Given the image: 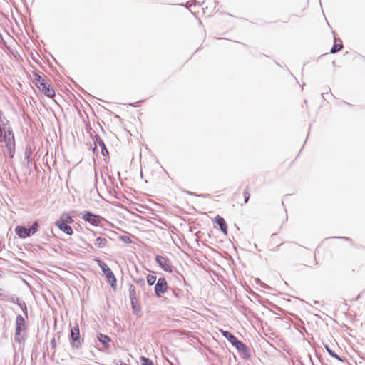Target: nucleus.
<instances>
[{
	"mask_svg": "<svg viewBox=\"0 0 365 365\" xmlns=\"http://www.w3.org/2000/svg\"><path fill=\"white\" fill-rule=\"evenodd\" d=\"M106 153V150H102V153H103V155H105V153Z\"/></svg>",
	"mask_w": 365,
	"mask_h": 365,
	"instance_id": "obj_29",
	"label": "nucleus"
},
{
	"mask_svg": "<svg viewBox=\"0 0 365 365\" xmlns=\"http://www.w3.org/2000/svg\"><path fill=\"white\" fill-rule=\"evenodd\" d=\"M222 334L230 342L232 343V341H235V339L237 338L234 335H232L231 333H230L227 331H223L220 330Z\"/></svg>",
	"mask_w": 365,
	"mask_h": 365,
	"instance_id": "obj_18",
	"label": "nucleus"
},
{
	"mask_svg": "<svg viewBox=\"0 0 365 365\" xmlns=\"http://www.w3.org/2000/svg\"><path fill=\"white\" fill-rule=\"evenodd\" d=\"M71 337L73 342H80L79 327L77 323H76L71 329Z\"/></svg>",
	"mask_w": 365,
	"mask_h": 365,
	"instance_id": "obj_11",
	"label": "nucleus"
},
{
	"mask_svg": "<svg viewBox=\"0 0 365 365\" xmlns=\"http://www.w3.org/2000/svg\"><path fill=\"white\" fill-rule=\"evenodd\" d=\"M81 218L84 221L96 227L99 226L101 224L102 221L105 220L104 218L102 217L101 216L93 214L89 211L84 212L81 215Z\"/></svg>",
	"mask_w": 365,
	"mask_h": 365,
	"instance_id": "obj_5",
	"label": "nucleus"
},
{
	"mask_svg": "<svg viewBox=\"0 0 365 365\" xmlns=\"http://www.w3.org/2000/svg\"><path fill=\"white\" fill-rule=\"evenodd\" d=\"M158 265L165 272H171L172 269L168 258L157 255L155 258Z\"/></svg>",
	"mask_w": 365,
	"mask_h": 365,
	"instance_id": "obj_7",
	"label": "nucleus"
},
{
	"mask_svg": "<svg viewBox=\"0 0 365 365\" xmlns=\"http://www.w3.org/2000/svg\"><path fill=\"white\" fill-rule=\"evenodd\" d=\"M0 141L5 143V146L8 149L11 157H13V153L15 150V139L11 128L4 131Z\"/></svg>",
	"mask_w": 365,
	"mask_h": 365,
	"instance_id": "obj_3",
	"label": "nucleus"
},
{
	"mask_svg": "<svg viewBox=\"0 0 365 365\" xmlns=\"http://www.w3.org/2000/svg\"><path fill=\"white\" fill-rule=\"evenodd\" d=\"M24 311V314L27 316V309H26V304H24V308H23Z\"/></svg>",
	"mask_w": 365,
	"mask_h": 365,
	"instance_id": "obj_28",
	"label": "nucleus"
},
{
	"mask_svg": "<svg viewBox=\"0 0 365 365\" xmlns=\"http://www.w3.org/2000/svg\"><path fill=\"white\" fill-rule=\"evenodd\" d=\"M98 264L101 268L103 272L105 274V275L109 280L113 279V281H115L114 274L113 273L110 267L105 262L101 260H98Z\"/></svg>",
	"mask_w": 365,
	"mask_h": 365,
	"instance_id": "obj_8",
	"label": "nucleus"
},
{
	"mask_svg": "<svg viewBox=\"0 0 365 365\" xmlns=\"http://www.w3.org/2000/svg\"><path fill=\"white\" fill-rule=\"evenodd\" d=\"M114 362L116 365H130L125 362H123L122 360H120V359H116V360H115Z\"/></svg>",
	"mask_w": 365,
	"mask_h": 365,
	"instance_id": "obj_25",
	"label": "nucleus"
},
{
	"mask_svg": "<svg viewBox=\"0 0 365 365\" xmlns=\"http://www.w3.org/2000/svg\"><path fill=\"white\" fill-rule=\"evenodd\" d=\"M26 329V322L21 315H18L16 319V336H19L21 331Z\"/></svg>",
	"mask_w": 365,
	"mask_h": 365,
	"instance_id": "obj_9",
	"label": "nucleus"
},
{
	"mask_svg": "<svg viewBox=\"0 0 365 365\" xmlns=\"http://www.w3.org/2000/svg\"><path fill=\"white\" fill-rule=\"evenodd\" d=\"M242 199H240V193H237L236 195L237 202L241 205H243L248 202L250 197V188L248 187H246L244 188L242 193Z\"/></svg>",
	"mask_w": 365,
	"mask_h": 365,
	"instance_id": "obj_10",
	"label": "nucleus"
},
{
	"mask_svg": "<svg viewBox=\"0 0 365 365\" xmlns=\"http://www.w3.org/2000/svg\"><path fill=\"white\" fill-rule=\"evenodd\" d=\"M72 217L67 212L61 214L58 220L55 222L56 226L64 233L71 235L73 234L72 227L68 224L73 222Z\"/></svg>",
	"mask_w": 365,
	"mask_h": 365,
	"instance_id": "obj_2",
	"label": "nucleus"
},
{
	"mask_svg": "<svg viewBox=\"0 0 365 365\" xmlns=\"http://www.w3.org/2000/svg\"><path fill=\"white\" fill-rule=\"evenodd\" d=\"M215 222L220 226L221 231L225 234H227V225L225 220L220 216L217 215L215 220Z\"/></svg>",
	"mask_w": 365,
	"mask_h": 365,
	"instance_id": "obj_12",
	"label": "nucleus"
},
{
	"mask_svg": "<svg viewBox=\"0 0 365 365\" xmlns=\"http://www.w3.org/2000/svg\"><path fill=\"white\" fill-rule=\"evenodd\" d=\"M33 82L42 93L50 98H53L56 96V92L53 86L38 73H33Z\"/></svg>",
	"mask_w": 365,
	"mask_h": 365,
	"instance_id": "obj_1",
	"label": "nucleus"
},
{
	"mask_svg": "<svg viewBox=\"0 0 365 365\" xmlns=\"http://www.w3.org/2000/svg\"><path fill=\"white\" fill-rule=\"evenodd\" d=\"M342 48H343V45L341 43V41H339V43H336L335 41L334 45L333 46V47L331 49V53H335L341 51L342 49Z\"/></svg>",
	"mask_w": 365,
	"mask_h": 365,
	"instance_id": "obj_19",
	"label": "nucleus"
},
{
	"mask_svg": "<svg viewBox=\"0 0 365 365\" xmlns=\"http://www.w3.org/2000/svg\"><path fill=\"white\" fill-rule=\"evenodd\" d=\"M39 229V225L37 222H35L32 226L29 228H26L23 226H16L15 228L16 234L21 238H26L30 237L31 235H34Z\"/></svg>",
	"mask_w": 365,
	"mask_h": 365,
	"instance_id": "obj_4",
	"label": "nucleus"
},
{
	"mask_svg": "<svg viewBox=\"0 0 365 365\" xmlns=\"http://www.w3.org/2000/svg\"><path fill=\"white\" fill-rule=\"evenodd\" d=\"M168 289V283L165 278H159L155 287V292L157 296H160L166 292Z\"/></svg>",
	"mask_w": 365,
	"mask_h": 365,
	"instance_id": "obj_6",
	"label": "nucleus"
},
{
	"mask_svg": "<svg viewBox=\"0 0 365 365\" xmlns=\"http://www.w3.org/2000/svg\"><path fill=\"white\" fill-rule=\"evenodd\" d=\"M237 349L241 351L244 350L245 349V345L239 341L237 338L235 339V341H232L231 343Z\"/></svg>",
	"mask_w": 365,
	"mask_h": 365,
	"instance_id": "obj_17",
	"label": "nucleus"
},
{
	"mask_svg": "<svg viewBox=\"0 0 365 365\" xmlns=\"http://www.w3.org/2000/svg\"><path fill=\"white\" fill-rule=\"evenodd\" d=\"M6 297V292L4 289L0 287V298L4 299Z\"/></svg>",
	"mask_w": 365,
	"mask_h": 365,
	"instance_id": "obj_26",
	"label": "nucleus"
},
{
	"mask_svg": "<svg viewBox=\"0 0 365 365\" xmlns=\"http://www.w3.org/2000/svg\"><path fill=\"white\" fill-rule=\"evenodd\" d=\"M156 280V277L152 274H148L147 276V283L149 285H153Z\"/></svg>",
	"mask_w": 365,
	"mask_h": 365,
	"instance_id": "obj_22",
	"label": "nucleus"
},
{
	"mask_svg": "<svg viewBox=\"0 0 365 365\" xmlns=\"http://www.w3.org/2000/svg\"><path fill=\"white\" fill-rule=\"evenodd\" d=\"M140 360L142 365H155L151 360H150L149 359H148L145 356H141L140 358Z\"/></svg>",
	"mask_w": 365,
	"mask_h": 365,
	"instance_id": "obj_21",
	"label": "nucleus"
},
{
	"mask_svg": "<svg viewBox=\"0 0 365 365\" xmlns=\"http://www.w3.org/2000/svg\"><path fill=\"white\" fill-rule=\"evenodd\" d=\"M287 212L284 211L283 215H282V219L280 220V225H283L284 224H285L287 221Z\"/></svg>",
	"mask_w": 365,
	"mask_h": 365,
	"instance_id": "obj_23",
	"label": "nucleus"
},
{
	"mask_svg": "<svg viewBox=\"0 0 365 365\" xmlns=\"http://www.w3.org/2000/svg\"><path fill=\"white\" fill-rule=\"evenodd\" d=\"M98 339L101 343L103 344L105 348L109 347V344L111 341V339L109 336L103 334H99L98 335Z\"/></svg>",
	"mask_w": 365,
	"mask_h": 365,
	"instance_id": "obj_13",
	"label": "nucleus"
},
{
	"mask_svg": "<svg viewBox=\"0 0 365 365\" xmlns=\"http://www.w3.org/2000/svg\"><path fill=\"white\" fill-rule=\"evenodd\" d=\"M100 145H101L102 147V150H106V153L108 154V150H106V147H105V145L104 143L101 141Z\"/></svg>",
	"mask_w": 365,
	"mask_h": 365,
	"instance_id": "obj_27",
	"label": "nucleus"
},
{
	"mask_svg": "<svg viewBox=\"0 0 365 365\" xmlns=\"http://www.w3.org/2000/svg\"><path fill=\"white\" fill-rule=\"evenodd\" d=\"M237 349L241 351L244 350L245 349V345L239 341L237 338L235 339V341H232L231 343Z\"/></svg>",
	"mask_w": 365,
	"mask_h": 365,
	"instance_id": "obj_15",
	"label": "nucleus"
},
{
	"mask_svg": "<svg viewBox=\"0 0 365 365\" xmlns=\"http://www.w3.org/2000/svg\"><path fill=\"white\" fill-rule=\"evenodd\" d=\"M237 349L241 351L244 350L245 349V345L239 341L237 338L235 339V341H232L231 343Z\"/></svg>",
	"mask_w": 365,
	"mask_h": 365,
	"instance_id": "obj_16",
	"label": "nucleus"
},
{
	"mask_svg": "<svg viewBox=\"0 0 365 365\" xmlns=\"http://www.w3.org/2000/svg\"><path fill=\"white\" fill-rule=\"evenodd\" d=\"M325 349H326V350L327 351V352L329 353V354L331 356H332V357H334V358L336 359H337V360H339V361H341V362L343 361V359H341L339 355H337L336 353H334L331 349H330V348L329 347V346L325 345Z\"/></svg>",
	"mask_w": 365,
	"mask_h": 365,
	"instance_id": "obj_20",
	"label": "nucleus"
},
{
	"mask_svg": "<svg viewBox=\"0 0 365 365\" xmlns=\"http://www.w3.org/2000/svg\"><path fill=\"white\" fill-rule=\"evenodd\" d=\"M108 244V240L105 237H98L95 240V245L98 248H103Z\"/></svg>",
	"mask_w": 365,
	"mask_h": 365,
	"instance_id": "obj_14",
	"label": "nucleus"
},
{
	"mask_svg": "<svg viewBox=\"0 0 365 365\" xmlns=\"http://www.w3.org/2000/svg\"><path fill=\"white\" fill-rule=\"evenodd\" d=\"M120 239L122 241H123L124 242H125V243H130V242H131V240H130V238L129 237H128V236H125V235H124V236H120Z\"/></svg>",
	"mask_w": 365,
	"mask_h": 365,
	"instance_id": "obj_24",
	"label": "nucleus"
}]
</instances>
